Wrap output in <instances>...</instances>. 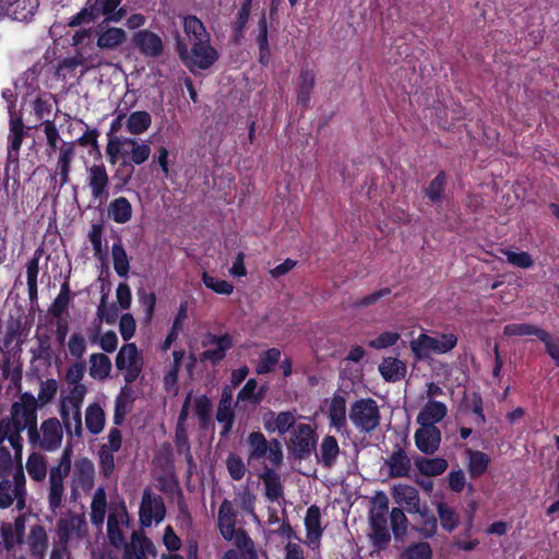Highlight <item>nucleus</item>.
Returning a JSON list of instances; mask_svg holds the SVG:
<instances>
[{
  "mask_svg": "<svg viewBox=\"0 0 559 559\" xmlns=\"http://www.w3.org/2000/svg\"><path fill=\"white\" fill-rule=\"evenodd\" d=\"M183 32L187 36L189 44L201 43L203 40H211L203 22L194 15L181 16Z\"/></svg>",
  "mask_w": 559,
  "mask_h": 559,
  "instance_id": "obj_29",
  "label": "nucleus"
},
{
  "mask_svg": "<svg viewBox=\"0 0 559 559\" xmlns=\"http://www.w3.org/2000/svg\"><path fill=\"white\" fill-rule=\"evenodd\" d=\"M121 0H87L85 7L69 22L70 26H79L88 23L99 16L107 22H120L126 15V10L119 8Z\"/></svg>",
  "mask_w": 559,
  "mask_h": 559,
  "instance_id": "obj_6",
  "label": "nucleus"
},
{
  "mask_svg": "<svg viewBox=\"0 0 559 559\" xmlns=\"http://www.w3.org/2000/svg\"><path fill=\"white\" fill-rule=\"evenodd\" d=\"M506 255L508 263L521 267V269H530L533 265L532 257L525 251H513L510 249H506L502 251Z\"/></svg>",
  "mask_w": 559,
  "mask_h": 559,
  "instance_id": "obj_62",
  "label": "nucleus"
},
{
  "mask_svg": "<svg viewBox=\"0 0 559 559\" xmlns=\"http://www.w3.org/2000/svg\"><path fill=\"white\" fill-rule=\"evenodd\" d=\"M151 123V115L147 111L138 110L129 115L126 127L131 134L140 135L148 130Z\"/></svg>",
  "mask_w": 559,
  "mask_h": 559,
  "instance_id": "obj_45",
  "label": "nucleus"
},
{
  "mask_svg": "<svg viewBox=\"0 0 559 559\" xmlns=\"http://www.w3.org/2000/svg\"><path fill=\"white\" fill-rule=\"evenodd\" d=\"M448 414L445 404L429 400L417 415V423L420 426H436L440 423Z\"/></svg>",
  "mask_w": 559,
  "mask_h": 559,
  "instance_id": "obj_26",
  "label": "nucleus"
},
{
  "mask_svg": "<svg viewBox=\"0 0 559 559\" xmlns=\"http://www.w3.org/2000/svg\"><path fill=\"white\" fill-rule=\"evenodd\" d=\"M36 8V0H0V11L20 22L28 21Z\"/></svg>",
  "mask_w": 559,
  "mask_h": 559,
  "instance_id": "obj_20",
  "label": "nucleus"
},
{
  "mask_svg": "<svg viewBox=\"0 0 559 559\" xmlns=\"http://www.w3.org/2000/svg\"><path fill=\"white\" fill-rule=\"evenodd\" d=\"M258 383L254 379H249L237 395V404L248 402L253 406L258 405L263 399L262 390L257 391Z\"/></svg>",
  "mask_w": 559,
  "mask_h": 559,
  "instance_id": "obj_52",
  "label": "nucleus"
},
{
  "mask_svg": "<svg viewBox=\"0 0 559 559\" xmlns=\"http://www.w3.org/2000/svg\"><path fill=\"white\" fill-rule=\"evenodd\" d=\"M107 509L106 492L103 487H99L94 492L91 503V521L94 525L100 526L104 523Z\"/></svg>",
  "mask_w": 559,
  "mask_h": 559,
  "instance_id": "obj_44",
  "label": "nucleus"
},
{
  "mask_svg": "<svg viewBox=\"0 0 559 559\" xmlns=\"http://www.w3.org/2000/svg\"><path fill=\"white\" fill-rule=\"evenodd\" d=\"M87 183L94 199L100 200L105 195L109 177L103 164L93 165L87 169Z\"/></svg>",
  "mask_w": 559,
  "mask_h": 559,
  "instance_id": "obj_25",
  "label": "nucleus"
},
{
  "mask_svg": "<svg viewBox=\"0 0 559 559\" xmlns=\"http://www.w3.org/2000/svg\"><path fill=\"white\" fill-rule=\"evenodd\" d=\"M177 51L181 61L191 72L206 70L218 59V52L211 45L210 40L194 43L190 47L185 43L178 41Z\"/></svg>",
  "mask_w": 559,
  "mask_h": 559,
  "instance_id": "obj_8",
  "label": "nucleus"
},
{
  "mask_svg": "<svg viewBox=\"0 0 559 559\" xmlns=\"http://www.w3.org/2000/svg\"><path fill=\"white\" fill-rule=\"evenodd\" d=\"M233 338L228 334L222 336L209 334L206 340L203 341V346H209V348L200 355L199 359L217 364L225 357L226 352L233 347Z\"/></svg>",
  "mask_w": 559,
  "mask_h": 559,
  "instance_id": "obj_17",
  "label": "nucleus"
},
{
  "mask_svg": "<svg viewBox=\"0 0 559 559\" xmlns=\"http://www.w3.org/2000/svg\"><path fill=\"white\" fill-rule=\"evenodd\" d=\"M248 462L262 461L265 466H278L283 462L282 444L277 439L267 441L260 431L249 433L247 438Z\"/></svg>",
  "mask_w": 559,
  "mask_h": 559,
  "instance_id": "obj_7",
  "label": "nucleus"
},
{
  "mask_svg": "<svg viewBox=\"0 0 559 559\" xmlns=\"http://www.w3.org/2000/svg\"><path fill=\"white\" fill-rule=\"evenodd\" d=\"M88 373L95 380H106L111 372L112 365L108 356L102 353H94L90 356Z\"/></svg>",
  "mask_w": 559,
  "mask_h": 559,
  "instance_id": "obj_39",
  "label": "nucleus"
},
{
  "mask_svg": "<svg viewBox=\"0 0 559 559\" xmlns=\"http://www.w3.org/2000/svg\"><path fill=\"white\" fill-rule=\"evenodd\" d=\"M417 449L425 454H433L440 447L441 431L437 426H420L415 432Z\"/></svg>",
  "mask_w": 559,
  "mask_h": 559,
  "instance_id": "obj_22",
  "label": "nucleus"
},
{
  "mask_svg": "<svg viewBox=\"0 0 559 559\" xmlns=\"http://www.w3.org/2000/svg\"><path fill=\"white\" fill-rule=\"evenodd\" d=\"M28 546L31 554L37 559H43L48 548V536L43 526L31 528L28 536Z\"/></svg>",
  "mask_w": 559,
  "mask_h": 559,
  "instance_id": "obj_40",
  "label": "nucleus"
},
{
  "mask_svg": "<svg viewBox=\"0 0 559 559\" xmlns=\"http://www.w3.org/2000/svg\"><path fill=\"white\" fill-rule=\"evenodd\" d=\"M74 157V143L68 142L63 143L59 147V156L57 162V167L60 176L61 186L69 182L70 175V165Z\"/></svg>",
  "mask_w": 559,
  "mask_h": 559,
  "instance_id": "obj_42",
  "label": "nucleus"
},
{
  "mask_svg": "<svg viewBox=\"0 0 559 559\" xmlns=\"http://www.w3.org/2000/svg\"><path fill=\"white\" fill-rule=\"evenodd\" d=\"M349 419L360 432H371L380 424V411L372 399H360L352 404Z\"/></svg>",
  "mask_w": 559,
  "mask_h": 559,
  "instance_id": "obj_10",
  "label": "nucleus"
},
{
  "mask_svg": "<svg viewBox=\"0 0 559 559\" xmlns=\"http://www.w3.org/2000/svg\"><path fill=\"white\" fill-rule=\"evenodd\" d=\"M415 466L425 476H439L448 468V462L441 457H417Z\"/></svg>",
  "mask_w": 559,
  "mask_h": 559,
  "instance_id": "obj_43",
  "label": "nucleus"
},
{
  "mask_svg": "<svg viewBox=\"0 0 559 559\" xmlns=\"http://www.w3.org/2000/svg\"><path fill=\"white\" fill-rule=\"evenodd\" d=\"M340 455V445L335 437L326 436L323 438L320 450L319 461L325 467H332Z\"/></svg>",
  "mask_w": 559,
  "mask_h": 559,
  "instance_id": "obj_41",
  "label": "nucleus"
},
{
  "mask_svg": "<svg viewBox=\"0 0 559 559\" xmlns=\"http://www.w3.org/2000/svg\"><path fill=\"white\" fill-rule=\"evenodd\" d=\"M135 48L145 57H157L163 52L164 44L159 35L148 29L136 32L132 37Z\"/></svg>",
  "mask_w": 559,
  "mask_h": 559,
  "instance_id": "obj_18",
  "label": "nucleus"
},
{
  "mask_svg": "<svg viewBox=\"0 0 559 559\" xmlns=\"http://www.w3.org/2000/svg\"><path fill=\"white\" fill-rule=\"evenodd\" d=\"M436 508L442 528L448 532L454 531L459 525V514L456 511L442 501L438 502Z\"/></svg>",
  "mask_w": 559,
  "mask_h": 559,
  "instance_id": "obj_50",
  "label": "nucleus"
},
{
  "mask_svg": "<svg viewBox=\"0 0 559 559\" xmlns=\"http://www.w3.org/2000/svg\"><path fill=\"white\" fill-rule=\"evenodd\" d=\"M143 359L134 343L123 345L116 356V367L123 371L126 382L136 380L142 371Z\"/></svg>",
  "mask_w": 559,
  "mask_h": 559,
  "instance_id": "obj_13",
  "label": "nucleus"
},
{
  "mask_svg": "<svg viewBox=\"0 0 559 559\" xmlns=\"http://www.w3.org/2000/svg\"><path fill=\"white\" fill-rule=\"evenodd\" d=\"M406 369L405 362L395 357L383 358L379 365V372L383 379L391 382L403 379L406 374Z\"/></svg>",
  "mask_w": 559,
  "mask_h": 559,
  "instance_id": "obj_34",
  "label": "nucleus"
},
{
  "mask_svg": "<svg viewBox=\"0 0 559 559\" xmlns=\"http://www.w3.org/2000/svg\"><path fill=\"white\" fill-rule=\"evenodd\" d=\"M216 420L223 426L222 435L228 436L234 424L233 388L225 386L218 403Z\"/></svg>",
  "mask_w": 559,
  "mask_h": 559,
  "instance_id": "obj_23",
  "label": "nucleus"
},
{
  "mask_svg": "<svg viewBox=\"0 0 559 559\" xmlns=\"http://www.w3.org/2000/svg\"><path fill=\"white\" fill-rule=\"evenodd\" d=\"M390 520L395 537L405 536L408 527V520L405 513L400 508H393L390 513Z\"/></svg>",
  "mask_w": 559,
  "mask_h": 559,
  "instance_id": "obj_59",
  "label": "nucleus"
},
{
  "mask_svg": "<svg viewBox=\"0 0 559 559\" xmlns=\"http://www.w3.org/2000/svg\"><path fill=\"white\" fill-rule=\"evenodd\" d=\"M37 412L36 397L29 392H24L11 405L9 416L2 418L13 431V433H10V445L14 450V455L17 460H21L23 452L22 432L26 430L28 438L29 431L36 428L38 420Z\"/></svg>",
  "mask_w": 559,
  "mask_h": 559,
  "instance_id": "obj_1",
  "label": "nucleus"
},
{
  "mask_svg": "<svg viewBox=\"0 0 559 559\" xmlns=\"http://www.w3.org/2000/svg\"><path fill=\"white\" fill-rule=\"evenodd\" d=\"M539 332H544V330L528 323H510L507 324L503 329V333L507 336L535 335L537 338H539Z\"/></svg>",
  "mask_w": 559,
  "mask_h": 559,
  "instance_id": "obj_55",
  "label": "nucleus"
},
{
  "mask_svg": "<svg viewBox=\"0 0 559 559\" xmlns=\"http://www.w3.org/2000/svg\"><path fill=\"white\" fill-rule=\"evenodd\" d=\"M58 391V383L55 379H47L40 382L38 395L36 397L37 408L49 404Z\"/></svg>",
  "mask_w": 559,
  "mask_h": 559,
  "instance_id": "obj_54",
  "label": "nucleus"
},
{
  "mask_svg": "<svg viewBox=\"0 0 559 559\" xmlns=\"http://www.w3.org/2000/svg\"><path fill=\"white\" fill-rule=\"evenodd\" d=\"M127 39V34L119 27L100 28L97 37V46L100 49H115Z\"/></svg>",
  "mask_w": 559,
  "mask_h": 559,
  "instance_id": "obj_37",
  "label": "nucleus"
},
{
  "mask_svg": "<svg viewBox=\"0 0 559 559\" xmlns=\"http://www.w3.org/2000/svg\"><path fill=\"white\" fill-rule=\"evenodd\" d=\"M432 551L428 543L411 545L404 552V559H431Z\"/></svg>",
  "mask_w": 559,
  "mask_h": 559,
  "instance_id": "obj_64",
  "label": "nucleus"
},
{
  "mask_svg": "<svg viewBox=\"0 0 559 559\" xmlns=\"http://www.w3.org/2000/svg\"><path fill=\"white\" fill-rule=\"evenodd\" d=\"M58 535L63 545L78 546L87 540V523L83 515L68 514L58 522Z\"/></svg>",
  "mask_w": 559,
  "mask_h": 559,
  "instance_id": "obj_12",
  "label": "nucleus"
},
{
  "mask_svg": "<svg viewBox=\"0 0 559 559\" xmlns=\"http://www.w3.org/2000/svg\"><path fill=\"white\" fill-rule=\"evenodd\" d=\"M314 85V75L310 71H302L298 79V100L302 104L308 103L311 91Z\"/></svg>",
  "mask_w": 559,
  "mask_h": 559,
  "instance_id": "obj_57",
  "label": "nucleus"
},
{
  "mask_svg": "<svg viewBox=\"0 0 559 559\" xmlns=\"http://www.w3.org/2000/svg\"><path fill=\"white\" fill-rule=\"evenodd\" d=\"M64 426L56 417L44 419L39 426L29 431L28 443L43 452H56L63 442Z\"/></svg>",
  "mask_w": 559,
  "mask_h": 559,
  "instance_id": "obj_5",
  "label": "nucleus"
},
{
  "mask_svg": "<svg viewBox=\"0 0 559 559\" xmlns=\"http://www.w3.org/2000/svg\"><path fill=\"white\" fill-rule=\"evenodd\" d=\"M165 506L160 497L152 496L148 490L144 491L140 506V521L143 526L158 524L164 520Z\"/></svg>",
  "mask_w": 559,
  "mask_h": 559,
  "instance_id": "obj_16",
  "label": "nucleus"
},
{
  "mask_svg": "<svg viewBox=\"0 0 559 559\" xmlns=\"http://www.w3.org/2000/svg\"><path fill=\"white\" fill-rule=\"evenodd\" d=\"M457 344V336L452 333H420L411 341V350L415 358L424 360L432 355H443L451 352Z\"/></svg>",
  "mask_w": 559,
  "mask_h": 559,
  "instance_id": "obj_4",
  "label": "nucleus"
},
{
  "mask_svg": "<svg viewBox=\"0 0 559 559\" xmlns=\"http://www.w3.org/2000/svg\"><path fill=\"white\" fill-rule=\"evenodd\" d=\"M26 134L25 127L20 117L10 115V128L8 134V160L9 163H17L20 157V148Z\"/></svg>",
  "mask_w": 559,
  "mask_h": 559,
  "instance_id": "obj_21",
  "label": "nucleus"
},
{
  "mask_svg": "<svg viewBox=\"0 0 559 559\" xmlns=\"http://www.w3.org/2000/svg\"><path fill=\"white\" fill-rule=\"evenodd\" d=\"M114 269L120 277H127L129 273V259L121 243H114L111 248Z\"/></svg>",
  "mask_w": 559,
  "mask_h": 559,
  "instance_id": "obj_53",
  "label": "nucleus"
},
{
  "mask_svg": "<svg viewBox=\"0 0 559 559\" xmlns=\"http://www.w3.org/2000/svg\"><path fill=\"white\" fill-rule=\"evenodd\" d=\"M86 344L85 336L79 332H74L69 337L68 352L73 358L80 359L86 352Z\"/></svg>",
  "mask_w": 559,
  "mask_h": 559,
  "instance_id": "obj_61",
  "label": "nucleus"
},
{
  "mask_svg": "<svg viewBox=\"0 0 559 559\" xmlns=\"http://www.w3.org/2000/svg\"><path fill=\"white\" fill-rule=\"evenodd\" d=\"M391 477H406L408 476L412 463L408 455L402 449L392 452L385 462Z\"/></svg>",
  "mask_w": 559,
  "mask_h": 559,
  "instance_id": "obj_30",
  "label": "nucleus"
},
{
  "mask_svg": "<svg viewBox=\"0 0 559 559\" xmlns=\"http://www.w3.org/2000/svg\"><path fill=\"white\" fill-rule=\"evenodd\" d=\"M25 468L34 481L45 480L48 473L46 456L38 451H33L26 459Z\"/></svg>",
  "mask_w": 559,
  "mask_h": 559,
  "instance_id": "obj_33",
  "label": "nucleus"
},
{
  "mask_svg": "<svg viewBox=\"0 0 559 559\" xmlns=\"http://www.w3.org/2000/svg\"><path fill=\"white\" fill-rule=\"evenodd\" d=\"M305 526L309 543L312 545L318 544L322 536L323 528L321 526V512L317 506L308 508L305 516Z\"/></svg>",
  "mask_w": 559,
  "mask_h": 559,
  "instance_id": "obj_36",
  "label": "nucleus"
},
{
  "mask_svg": "<svg viewBox=\"0 0 559 559\" xmlns=\"http://www.w3.org/2000/svg\"><path fill=\"white\" fill-rule=\"evenodd\" d=\"M100 326L96 325V330L88 334L91 343L98 344L99 347L106 353H114L118 347V336L114 331H108L99 335Z\"/></svg>",
  "mask_w": 559,
  "mask_h": 559,
  "instance_id": "obj_49",
  "label": "nucleus"
},
{
  "mask_svg": "<svg viewBox=\"0 0 559 559\" xmlns=\"http://www.w3.org/2000/svg\"><path fill=\"white\" fill-rule=\"evenodd\" d=\"M419 514L420 523L415 527L419 535L424 538H430L437 533L438 524L437 519L430 512L427 506H424L420 511L416 512Z\"/></svg>",
  "mask_w": 559,
  "mask_h": 559,
  "instance_id": "obj_47",
  "label": "nucleus"
},
{
  "mask_svg": "<svg viewBox=\"0 0 559 559\" xmlns=\"http://www.w3.org/2000/svg\"><path fill=\"white\" fill-rule=\"evenodd\" d=\"M260 478L264 483L267 499L273 502H280L283 499V486L280 475L272 467L264 466Z\"/></svg>",
  "mask_w": 559,
  "mask_h": 559,
  "instance_id": "obj_31",
  "label": "nucleus"
},
{
  "mask_svg": "<svg viewBox=\"0 0 559 559\" xmlns=\"http://www.w3.org/2000/svg\"><path fill=\"white\" fill-rule=\"evenodd\" d=\"M84 421L87 431L97 436L103 432L106 424V414L99 403H91L85 408Z\"/></svg>",
  "mask_w": 559,
  "mask_h": 559,
  "instance_id": "obj_28",
  "label": "nucleus"
},
{
  "mask_svg": "<svg viewBox=\"0 0 559 559\" xmlns=\"http://www.w3.org/2000/svg\"><path fill=\"white\" fill-rule=\"evenodd\" d=\"M389 501L384 493H379L371 502L369 521L371 528L388 526L386 514Z\"/></svg>",
  "mask_w": 559,
  "mask_h": 559,
  "instance_id": "obj_35",
  "label": "nucleus"
},
{
  "mask_svg": "<svg viewBox=\"0 0 559 559\" xmlns=\"http://www.w3.org/2000/svg\"><path fill=\"white\" fill-rule=\"evenodd\" d=\"M132 389L128 386H123L120 390V393L115 400V414H114V423L116 425H120L127 413L129 412L131 404L133 402L132 397Z\"/></svg>",
  "mask_w": 559,
  "mask_h": 559,
  "instance_id": "obj_46",
  "label": "nucleus"
},
{
  "mask_svg": "<svg viewBox=\"0 0 559 559\" xmlns=\"http://www.w3.org/2000/svg\"><path fill=\"white\" fill-rule=\"evenodd\" d=\"M87 393L84 384H76L63 391L59 399L58 413L60 423L70 436L81 438L83 435L82 404Z\"/></svg>",
  "mask_w": 559,
  "mask_h": 559,
  "instance_id": "obj_2",
  "label": "nucleus"
},
{
  "mask_svg": "<svg viewBox=\"0 0 559 559\" xmlns=\"http://www.w3.org/2000/svg\"><path fill=\"white\" fill-rule=\"evenodd\" d=\"M150 144L140 139L114 135L109 138L106 155L111 165L122 160L124 165H142L151 155Z\"/></svg>",
  "mask_w": 559,
  "mask_h": 559,
  "instance_id": "obj_3",
  "label": "nucleus"
},
{
  "mask_svg": "<svg viewBox=\"0 0 559 559\" xmlns=\"http://www.w3.org/2000/svg\"><path fill=\"white\" fill-rule=\"evenodd\" d=\"M71 469V454L69 450L63 451L58 464L52 466L49 471L48 478V506L49 509L56 513L62 506L64 497V480Z\"/></svg>",
  "mask_w": 559,
  "mask_h": 559,
  "instance_id": "obj_9",
  "label": "nucleus"
},
{
  "mask_svg": "<svg viewBox=\"0 0 559 559\" xmlns=\"http://www.w3.org/2000/svg\"><path fill=\"white\" fill-rule=\"evenodd\" d=\"M394 501L406 508L409 513L420 511V498L418 490L409 485L399 484L392 488Z\"/></svg>",
  "mask_w": 559,
  "mask_h": 559,
  "instance_id": "obj_24",
  "label": "nucleus"
},
{
  "mask_svg": "<svg viewBox=\"0 0 559 559\" xmlns=\"http://www.w3.org/2000/svg\"><path fill=\"white\" fill-rule=\"evenodd\" d=\"M26 480L22 469H19L11 479L0 481V508L7 509L15 502V508L23 511L26 508Z\"/></svg>",
  "mask_w": 559,
  "mask_h": 559,
  "instance_id": "obj_11",
  "label": "nucleus"
},
{
  "mask_svg": "<svg viewBox=\"0 0 559 559\" xmlns=\"http://www.w3.org/2000/svg\"><path fill=\"white\" fill-rule=\"evenodd\" d=\"M330 425L337 432H343L346 428V400L342 394H334L329 406Z\"/></svg>",
  "mask_w": 559,
  "mask_h": 559,
  "instance_id": "obj_27",
  "label": "nucleus"
},
{
  "mask_svg": "<svg viewBox=\"0 0 559 559\" xmlns=\"http://www.w3.org/2000/svg\"><path fill=\"white\" fill-rule=\"evenodd\" d=\"M82 67L81 75H83L88 67L84 64V59L81 55L66 58L57 68V75L63 80L74 76L75 70Z\"/></svg>",
  "mask_w": 559,
  "mask_h": 559,
  "instance_id": "obj_48",
  "label": "nucleus"
},
{
  "mask_svg": "<svg viewBox=\"0 0 559 559\" xmlns=\"http://www.w3.org/2000/svg\"><path fill=\"white\" fill-rule=\"evenodd\" d=\"M401 335L395 331H384L380 333L376 338L370 340L368 345L374 349H384L394 345Z\"/></svg>",
  "mask_w": 559,
  "mask_h": 559,
  "instance_id": "obj_63",
  "label": "nucleus"
},
{
  "mask_svg": "<svg viewBox=\"0 0 559 559\" xmlns=\"http://www.w3.org/2000/svg\"><path fill=\"white\" fill-rule=\"evenodd\" d=\"M236 515L237 512L229 500H224L218 509L217 525L218 530L226 540L237 539V543L250 542L249 537L243 532L236 531Z\"/></svg>",
  "mask_w": 559,
  "mask_h": 559,
  "instance_id": "obj_15",
  "label": "nucleus"
},
{
  "mask_svg": "<svg viewBox=\"0 0 559 559\" xmlns=\"http://www.w3.org/2000/svg\"><path fill=\"white\" fill-rule=\"evenodd\" d=\"M468 455V472L472 477H478L483 475L489 464V457L487 454L480 451L466 450Z\"/></svg>",
  "mask_w": 559,
  "mask_h": 559,
  "instance_id": "obj_51",
  "label": "nucleus"
},
{
  "mask_svg": "<svg viewBox=\"0 0 559 559\" xmlns=\"http://www.w3.org/2000/svg\"><path fill=\"white\" fill-rule=\"evenodd\" d=\"M202 282L209 289L219 295L229 296L234 292V286L225 280H221L209 273L204 272L202 275Z\"/></svg>",
  "mask_w": 559,
  "mask_h": 559,
  "instance_id": "obj_56",
  "label": "nucleus"
},
{
  "mask_svg": "<svg viewBox=\"0 0 559 559\" xmlns=\"http://www.w3.org/2000/svg\"><path fill=\"white\" fill-rule=\"evenodd\" d=\"M133 209L124 197L114 199L108 205V217L117 224H126L132 217Z\"/></svg>",
  "mask_w": 559,
  "mask_h": 559,
  "instance_id": "obj_38",
  "label": "nucleus"
},
{
  "mask_svg": "<svg viewBox=\"0 0 559 559\" xmlns=\"http://www.w3.org/2000/svg\"><path fill=\"white\" fill-rule=\"evenodd\" d=\"M94 464L88 459L76 461L73 473V483L84 490L91 489L94 481Z\"/></svg>",
  "mask_w": 559,
  "mask_h": 559,
  "instance_id": "obj_32",
  "label": "nucleus"
},
{
  "mask_svg": "<svg viewBox=\"0 0 559 559\" xmlns=\"http://www.w3.org/2000/svg\"><path fill=\"white\" fill-rule=\"evenodd\" d=\"M281 352L277 348H270L262 353L260 360L257 365L255 371L259 374L267 373L280 360Z\"/></svg>",
  "mask_w": 559,
  "mask_h": 559,
  "instance_id": "obj_58",
  "label": "nucleus"
},
{
  "mask_svg": "<svg viewBox=\"0 0 559 559\" xmlns=\"http://www.w3.org/2000/svg\"><path fill=\"white\" fill-rule=\"evenodd\" d=\"M316 447V430L310 424H297L292 430L288 448L299 459L309 456Z\"/></svg>",
  "mask_w": 559,
  "mask_h": 559,
  "instance_id": "obj_14",
  "label": "nucleus"
},
{
  "mask_svg": "<svg viewBox=\"0 0 559 559\" xmlns=\"http://www.w3.org/2000/svg\"><path fill=\"white\" fill-rule=\"evenodd\" d=\"M445 174L440 173L436 176V178L429 183V186L426 188L425 193L426 197L432 201L437 202L442 199L444 188H445Z\"/></svg>",
  "mask_w": 559,
  "mask_h": 559,
  "instance_id": "obj_60",
  "label": "nucleus"
},
{
  "mask_svg": "<svg viewBox=\"0 0 559 559\" xmlns=\"http://www.w3.org/2000/svg\"><path fill=\"white\" fill-rule=\"evenodd\" d=\"M128 523L129 516L124 506L117 507L110 511L107 522V534L114 546L119 547L124 544L121 526H127Z\"/></svg>",
  "mask_w": 559,
  "mask_h": 559,
  "instance_id": "obj_19",
  "label": "nucleus"
}]
</instances>
